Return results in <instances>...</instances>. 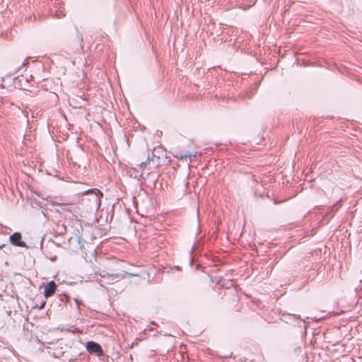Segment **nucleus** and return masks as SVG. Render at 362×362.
Listing matches in <instances>:
<instances>
[{
  "label": "nucleus",
  "instance_id": "1a4fd4ad",
  "mask_svg": "<svg viewBox=\"0 0 362 362\" xmlns=\"http://www.w3.org/2000/svg\"><path fill=\"white\" fill-rule=\"evenodd\" d=\"M45 303H46V302H45V301H42V302L40 303V305L39 306V308H40V309L43 308L45 307Z\"/></svg>",
  "mask_w": 362,
  "mask_h": 362
},
{
  "label": "nucleus",
  "instance_id": "39448f33",
  "mask_svg": "<svg viewBox=\"0 0 362 362\" xmlns=\"http://www.w3.org/2000/svg\"><path fill=\"white\" fill-rule=\"evenodd\" d=\"M56 288L57 285L54 281H51L49 282L45 288L44 295L45 298L52 296L54 293Z\"/></svg>",
  "mask_w": 362,
  "mask_h": 362
},
{
  "label": "nucleus",
  "instance_id": "f03ea898",
  "mask_svg": "<svg viewBox=\"0 0 362 362\" xmlns=\"http://www.w3.org/2000/svg\"><path fill=\"white\" fill-rule=\"evenodd\" d=\"M86 349L89 353L95 354L97 356H101L103 354L100 345L94 341H88L86 344Z\"/></svg>",
  "mask_w": 362,
  "mask_h": 362
},
{
  "label": "nucleus",
  "instance_id": "6e6552de",
  "mask_svg": "<svg viewBox=\"0 0 362 362\" xmlns=\"http://www.w3.org/2000/svg\"><path fill=\"white\" fill-rule=\"evenodd\" d=\"M341 200H339L332 206V211H337L339 209L341 206Z\"/></svg>",
  "mask_w": 362,
  "mask_h": 362
},
{
  "label": "nucleus",
  "instance_id": "0eeeda50",
  "mask_svg": "<svg viewBox=\"0 0 362 362\" xmlns=\"http://www.w3.org/2000/svg\"><path fill=\"white\" fill-rule=\"evenodd\" d=\"M192 156V154L190 153H180L175 156L176 158L183 159L187 158L188 157Z\"/></svg>",
  "mask_w": 362,
  "mask_h": 362
},
{
  "label": "nucleus",
  "instance_id": "f257e3e1",
  "mask_svg": "<svg viewBox=\"0 0 362 362\" xmlns=\"http://www.w3.org/2000/svg\"><path fill=\"white\" fill-rule=\"evenodd\" d=\"M100 275L101 276V279L100 280V284L101 286H103L104 284H111L119 281V280L120 279H124L125 276L127 275V274H110L107 272H103V273L100 274Z\"/></svg>",
  "mask_w": 362,
  "mask_h": 362
},
{
  "label": "nucleus",
  "instance_id": "423d86ee",
  "mask_svg": "<svg viewBox=\"0 0 362 362\" xmlns=\"http://www.w3.org/2000/svg\"><path fill=\"white\" fill-rule=\"evenodd\" d=\"M51 15H53L56 18L60 19L65 16L64 9L62 6H59V8L54 10L52 9Z\"/></svg>",
  "mask_w": 362,
  "mask_h": 362
},
{
  "label": "nucleus",
  "instance_id": "7ed1b4c3",
  "mask_svg": "<svg viewBox=\"0 0 362 362\" xmlns=\"http://www.w3.org/2000/svg\"><path fill=\"white\" fill-rule=\"evenodd\" d=\"M9 240L11 243L15 246L28 247L26 243L21 240V234L20 233H14L10 236Z\"/></svg>",
  "mask_w": 362,
  "mask_h": 362
},
{
  "label": "nucleus",
  "instance_id": "20e7f679",
  "mask_svg": "<svg viewBox=\"0 0 362 362\" xmlns=\"http://www.w3.org/2000/svg\"><path fill=\"white\" fill-rule=\"evenodd\" d=\"M83 194L90 195L92 197V201L95 203V204L100 205V197L103 195L100 190L97 189H91L84 192Z\"/></svg>",
  "mask_w": 362,
  "mask_h": 362
}]
</instances>
